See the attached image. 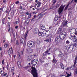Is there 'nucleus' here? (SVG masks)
Listing matches in <instances>:
<instances>
[{"label": "nucleus", "mask_w": 77, "mask_h": 77, "mask_svg": "<svg viewBox=\"0 0 77 77\" xmlns=\"http://www.w3.org/2000/svg\"><path fill=\"white\" fill-rule=\"evenodd\" d=\"M38 34L39 36H41L42 37H43L44 38L48 37V36L50 35V31H49L48 30L44 31L42 32H42H39L38 31Z\"/></svg>", "instance_id": "f257e3e1"}, {"label": "nucleus", "mask_w": 77, "mask_h": 77, "mask_svg": "<svg viewBox=\"0 0 77 77\" xmlns=\"http://www.w3.org/2000/svg\"><path fill=\"white\" fill-rule=\"evenodd\" d=\"M32 70H31V74L34 77H38V73L36 71V69L35 67L32 66L31 67Z\"/></svg>", "instance_id": "f03ea898"}, {"label": "nucleus", "mask_w": 77, "mask_h": 77, "mask_svg": "<svg viewBox=\"0 0 77 77\" xmlns=\"http://www.w3.org/2000/svg\"><path fill=\"white\" fill-rule=\"evenodd\" d=\"M65 5L64 6L62 5L60 7V8H59L58 12L59 14H60L61 13H62V11H63V10L64 8H65Z\"/></svg>", "instance_id": "7ed1b4c3"}, {"label": "nucleus", "mask_w": 77, "mask_h": 77, "mask_svg": "<svg viewBox=\"0 0 77 77\" xmlns=\"http://www.w3.org/2000/svg\"><path fill=\"white\" fill-rule=\"evenodd\" d=\"M38 62V59H35L33 60H32L31 61V64L32 65L35 66L36 65V63Z\"/></svg>", "instance_id": "20e7f679"}, {"label": "nucleus", "mask_w": 77, "mask_h": 77, "mask_svg": "<svg viewBox=\"0 0 77 77\" xmlns=\"http://www.w3.org/2000/svg\"><path fill=\"white\" fill-rule=\"evenodd\" d=\"M66 48L67 49H69L71 50V51H72L73 50V47H72V45H69L67 46H66Z\"/></svg>", "instance_id": "39448f33"}, {"label": "nucleus", "mask_w": 77, "mask_h": 77, "mask_svg": "<svg viewBox=\"0 0 77 77\" xmlns=\"http://www.w3.org/2000/svg\"><path fill=\"white\" fill-rule=\"evenodd\" d=\"M33 44H34V43L33 42L30 41L28 42L27 45L28 47H32Z\"/></svg>", "instance_id": "423d86ee"}, {"label": "nucleus", "mask_w": 77, "mask_h": 77, "mask_svg": "<svg viewBox=\"0 0 77 77\" xmlns=\"http://www.w3.org/2000/svg\"><path fill=\"white\" fill-rule=\"evenodd\" d=\"M13 50H12V48L11 47V48H10L8 51V53L9 56H11L12 53H13Z\"/></svg>", "instance_id": "0eeeda50"}, {"label": "nucleus", "mask_w": 77, "mask_h": 77, "mask_svg": "<svg viewBox=\"0 0 77 77\" xmlns=\"http://www.w3.org/2000/svg\"><path fill=\"white\" fill-rule=\"evenodd\" d=\"M68 21H63V22L62 24V26L63 27H66L67 26V23H68Z\"/></svg>", "instance_id": "6e6552de"}, {"label": "nucleus", "mask_w": 77, "mask_h": 77, "mask_svg": "<svg viewBox=\"0 0 77 77\" xmlns=\"http://www.w3.org/2000/svg\"><path fill=\"white\" fill-rule=\"evenodd\" d=\"M60 37L58 36L55 38V42H59L60 41Z\"/></svg>", "instance_id": "1a4fd4ad"}, {"label": "nucleus", "mask_w": 77, "mask_h": 77, "mask_svg": "<svg viewBox=\"0 0 77 77\" xmlns=\"http://www.w3.org/2000/svg\"><path fill=\"white\" fill-rule=\"evenodd\" d=\"M65 37H66V35L63 34H62L60 36L61 40H63L64 38H65Z\"/></svg>", "instance_id": "9d476101"}, {"label": "nucleus", "mask_w": 77, "mask_h": 77, "mask_svg": "<svg viewBox=\"0 0 77 77\" xmlns=\"http://www.w3.org/2000/svg\"><path fill=\"white\" fill-rule=\"evenodd\" d=\"M69 39H71V40H72V41H73V42H76V41H77V39H76L75 37L73 36L70 37L69 38Z\"/></svg>", "instance_id": "9b49d317"}, {"label": "nucleus", "mask_w": 77, "mask_h": 77, "mask_svg": "<svg viewBox=\"0 0 77 77\" xmlns=\"http://www.w3.org/2000/svg\"><path fill=\"white\" fill-rule=\"evenodd\" d=\"M33 32L34 33L38 34L39 33V29L38 28L35 29L33 30Z\"/></svg>", "instance_id": "f8f14e48"}, {"label": "nucleus", "mask_w": 77, "mask_h": 77, "mask_svg": "<svg viewBox=\"0 0 77 77\" xmlns=\"http://www.w3.org/2000/svg\"><path fill=\"white\" fill-rule=\"evenodd\" d=\"M66 74H67V75L66 77H70V76H71V72L70 73V74H68V73L66 72ZM60 77H66L65 75H63L61 76H60Z\"/></svg>", "instance_id": "ddd939ff"}, {"label": "nucleus", "mask_w": 77, "mask_h": 77, "mask_svg": "<svg viewBox=\"0 0 77 77\" xmlns=\"http://www.w3.org/2000/svg\"><path fill=\"white\" fill-rule=\"evenodd\" d=\"M40 28L42 30H45V27L42 25H41Z\"/></svg>", "instance_id": "4468645a"}, {"label": "nucleus", "mask_w": 77, "mask_h": 77, "mask_svg": "<svg viewBox=\"0 0 77 77\" xmlns=\"http://www.w3.org/2000/svg\"><path fill=\"white\" fill-rule=\"evenodd\" d=\"M51 41V38H48L45 40V41H46V42H50Z\"/></svg>", "instance_id": "2eb2a0df"}, {"label": "nucleus", "mask_w": 77, "mask_h": 77, "mask_svg": "<svg viewBox=\"0 0 77 77\" xmlns=\"http://www.w3.org/2000/svg\"><path fill=\"white\" fill-rule=\"evenodd\" d=\"M58 33H62L63 32V31L62 30V29L61 28H59L58 30Z\"/></svg>", "instance_id": "dca6fc26"}, {"label": "nucleus", "mask_w": 77, "mask_h": 77, "mask_svg": "<svg viewBox=\"0 0 77 77\" xmlns=\"http://www.w3.org/2000/svg\"><path fill=\"white\" fill-rule=\"evenodd\" d=\"M60 65L61 68H62V69H64V66L63 65V64L62 63H60Z\"/></svg>", "instance_id": "f3484780"}, {"label": "nucleus", "mask_w": 77, "mask_h": 77, "mask_svg": "<svg viewBox=\"0 0 77 77\" xmlns=\"http://www.w3.org/2000/svg\"><path fill=\"white\" fill-rule=\"evenodd\" d=\"M75 75L76 77H77V67L76 68L75 71Z\"/></svg>", "instance_id": "a211bd4d"}, {"label": "nucleus", "mask_w": 77, "mask_h": 77, "mask_svg": "<svg viewBox=\"0 0 77 77\" xmlns=\"http://www.w3.org/2000/svg\"><path fill=\"white\" fill-rule=\"evenodd\" d=\"M59 57H62L63 56V54L62 53H60V54L58 55Z\"/></svg>", "instance_id": "6ab92c4d"}, {"label": "nucleus", "mask_w": 77, "mask_h": 77, "mask_svg": "<svg viewBox=\"0 0 77 77\" xmlns=\"http://www.w3.org/2000/svg\"><path fill=\"white\" fill-rule=\"evenodd\" d=\"M51 49V48H49L45 52V53H46L47 54H48V52H49V51H50V49Z\"/></svg>", "instance_id": "aec40b11"}, {"label": "nucleus", "mask_w": 77, "mask_h": 77, "mask_svg": "<svg viewBox=\"0 0 77 77\" xmlns=\"http://www.w3.org/2000/svg\"><path fill=\"white\" fill-rule=\"evenodd\" d=\"M70 30H72V32H73V31H74V32H77V28L76 29H75L74 28Z\"/></svg>", "instance_id": "412c9836"}, {"label": "nucleus", "mask_w": 77, "mask_h": 77, "mask_svg": "<svg viewBox=\"0 0 77 77\" xmlns=\"http://www.w3.org/2000/svg\"><path fill=\"white\" fill-rule=\"evenodd\" d=\"M53 62V63H56L57 62V61L56 60V59L54 58V57Z\"/></svg>", "instance_id": "4be33fe9"}, {"label": "nucleus", "mask_w": 77, "mask_h": 77, "mask_svg": "<svg viewBox=\"0 0 77 77\" xmlns=\"http://www.w3.org/2000/svg\"><path fill=\"white\" fill-rule=\"evenodd\" d=\"M28 32H29V30H27L26 31V32L25 33V38H26V37L27 36V34L28 33Z\"/></svg>", "instance_id": "5701e85b"}, {"label": "nucleus", "mask_w": 77, "mask_h": 77, "mask_svg": "<svg viewBox=\"0 0 77 77\" xmlns=\"http://www.w3.org/2000/svg\"><path fill=\"white\" fill-rule=\"evenodd\" d=\"M33 52V49L29 48V53H32Z\"/></svg>", "instance_id": "b1692460"}, {"label": "nucleus", "mask_w": 77, "mask_h": 77, "mask_svg": "<svg viewBox=\"0 0 77 77\" xmlns=\"http://www.w3.org/2000/svg\"><path fill=\"white\" fill-rule=\"evenodd\" d=\"M36 57V55H32L30 56V57H31V59H33L34 57Z\"/></svg>", "instance_id": "393cba45"}, {"label": "nucleus", "mask_w": 77, "mask_h": 77, "mask_svg": "<svg viewBox=\"0 0 77 77\" xmlns=\"http://www.w3.org/2000/svg\"><path fill=\"white\" fill-rule=\"evenodd\" d=\"M16 45H20V42H19L18 40L16 41Z\"/></svg>", "instance_id": "a878e982"}, {"label": "nucleus", "mask_w": 77, "mask_h": 77, "mask_svg": "<svg viewBox=\"0 0 77 77\" xmlns=\"http://www.w3.org/2000/svg\"><path fill=\"white\" fill-rule=\"evenodd\" d=\"M70 33L71 37L73 36V34H72V31H70Z\"/></svg>", "instance_id": "bb28decb"}, {"label": "nucleus", "mask_w": 77, "mask_h": 77, "mask_svg": "<svg viewBox=\"0 0 77 77\" xmlns=\"http://www.w3.org/2000/svg\"><path fill=\"white\" fill-rule=\"evenodd\" d=\"M9 46V44H6L4 45V47L5 48H7Z\"/></svg>", "instance_id": "cd10ccee"}, {"label": "nucleus", "mask_w": 77, "mask_h": 77, "mask_svg": "<svg viewBox=\"0 0 77 77\" xmlns=\"http://www.w3.org/2000/svg\"><path fill=\"white\" fill-rule=\"evenodd\" d=\"M44 14H42L38 18V19H40L41 18H42V17H43L44 16Z\"/></svg>", "instance_id": "c85d7f7f"}, {"label": "nucleus", "mask_w": 77, "mask_h": 77, "mask_svg": "<svg viewBox=\"0 0 77 77\" xmlns=\"http://www.w3.org/2000/svg\"><path fill=\"white\" fill-rule=\"evenodd\" d=\"M60 50L59 48H55L54 49V51H56L57 50Z\"/></svg>", "instance_id": "c756f323"}, {"label": "nucleus", "mask_w": 77, "mask_h": 77, "mask_svg": "<svg viewBox=\"0 0 77 77\" xmlns=\"http://www.w3.org/2000/svg\"><path fill=\"white\" fill-rule=\"evenodd\" d=\"M58 20V18L57 17H55L54 19V21H57Z\"/></svg>", "instance_id": "7c9ffc66"}, {"label": "nucleus", "mask_w": 77, "mask_h": 77, "mask_svg": "<svg viewBox=\"0 0 77 77\" xmlns=\"http://www.w3.org/2000/svg\"><path fill=\"white\" fill-rule=\"evenodd\" d=\"M51 77H57V76L56 75H53L51 76Z\"/></svg>", "instance_id": "2f4dec72"}, {"label": "nucleus", "mask_w": 77, "mask_h": 77, "mask_svg": "<svg viewBox=\"0 0 77 77\" xmlns=\"http://www.w3.org/2000/svg\"><path fill=\"white\" fill-rule=\"evenodd\" d=\"M26 53H29V48H28L26 49Z\"/></svg>", "instance_id": "473e14b6"}, {"label": "nucleus", "mask_w": 77, "mask_h": 77, "mask_svg": "<svg viewBox=\"0 0 77 77\" xmlns=\"http://www.w3.org/2000/svg\"><path fill=\"white\" fill-rule=\"evenodd\" d=\"M77 57H76L75 59V64H76V61H77Z\"/></svg>", "instance_id": "72a5a7b5"}, {"label": "nucleus", "mask_w": 77, "mask_h": 77, "mask_svg": "<svg viewBox=\"0 0 77 77\" xmlns=\"http://www.w3.org/2000/svg\"><path fill=\"white\" fill-rule=\"evenodd\" d=\"M29 68H30V66H29L25 67V69H29Z\"/></svg>", "instance_id": "f704fd0d"}, {"label": "nucleus", "mask_w": 77, "mask_h": 77, "mask_svg": "<svg viewBox=\"0 0 77 77\" xmlns=\"http://www.w3.org/2000/svg\"><path fill=\"white\" fill-rule=\"evenodd\" d=\"M70 69H71V70H73V69H74V67H73V66H71V67H70Z\"/></svg>", "instance_id": "c9c22d12"}, {"label": "nucleus", "mask_w": 77, "mask_h": 77, "mask_svg": "<svg viewBox=\"0 0 77 77\" xmlns=\"http://www.w3.org/2000/svg\"><path fill=\"white\" fill-rule=\"evenodd\" d=\"M17 65L18 66H19V65H20V66H21V64H20V62H17Z\"/></svg>", "instance_id": "e433bc0d"}, {"label": "nucleus", "mask_w": 77, "mask_h": 77, "mask_svg": "<svg viewBox=\"0 0 77 77\" xmlns=\"http://www.w3.org/2000/svg\"><path fill=\"white\" fill-rule=\"evenodd\" d=\"M46 55H47V54L45 53H44L43 54V56H44V58H45V56H46Z\"/></svg>", "instance_id": "4c0bfd02"}, {"label": "nucleus", "mask_w": 77, "mask_h": 77, "mask_svg": "<svg viewBox=\"0 0 77 77\" xmlns=\"http://www.w3.org/2000/svg\"><path fill=\"white\" fill-rule=\"evenodd\" d=\"M11 17H13L14 15V13H11Z\"/></svg>", "instance_id": "58836bf2"}, {"label": "nucleus", "mask_w": 77, "mask_h": 77, "mask_svg": "<svg viewBox=\"0 0 77 77\" xmlns=\"http://www.w3.org/2000/svg\"><path fill=\"white\" fill-rule=\"evenodd\" d=\"M56 2V0H54L53 1V4H54Z\"/></svg>", "instance_id": "ea45409f"}, {"label": "nucleus", "mask_w": 77, "mask_h": 77, "mask_svg": "<svg viewBox=\"0 0 77 77\" xmlns=\"http://www.w3.org/2000/svg\"><path fill=\"white\" fill-rule=\"evenodd\" d=\"M0 73L1 74H4V71L2 70Z\"/></svg>", "instance_id": "a19ab883"}, {"label": "nucleus", "mask_w": 77, "mask_h": 77, "mask_svg": "<svg viewBox=\"0 0 77 77\" xmlns=\"http://www.w3.org/2000/svg\"><path fill=\"white\" fill-rule=\"evenodd\" d=\"M14 67H12V69H11V71L12 72H14Z\"/></svg>", "instance_id": "79ce46f5"}, {"label": "nucleus", "mask_w": 77, "mask_h": 77, "mask_svg": "<svg viewBox=\"0 0 77 77\" xmlns=\"http://www.w3.org/2000/svg\"><path fill=\"white\" fill-rule=\"evenodd\" d=\"M0 54H1V57H3V53L1 52L0 53Z\"/></svg>", "instance_id": "37998d69"}, {"label": "nucleus", "mask_w": 77, "mask_h": 77, "mask_svg": "<svg viewBox=\"0 0 77 77\" xmlns=\"http://www.w3.org/2000/svg\"><path fill=\"white\" fill-rule=\"evenodd\" d=\"M68 6H69V4H68V5L66 6V7H65V10H66V9H67L68 8Z\"/></svg>", "instance_id": "c03bdc74"}, {"label": "nucleus", "mask_w": 77, "mask_h": 77, "mask_svg": "<svg viewBox=\"0 0 77 77\" xmlns=\"http://www.w3.org/2000/svg\"><path fill=\"white\" fill-rule=\"evenodd\" d=\"M5 18H4L2 20V23L3 24H4V23H5Z\"/></svg>", "instance_id": "a18cd8bd"}, {"label": "nucleus", "mask_w": 77, "mask_h": 77, "mask_svg": "<svg viewBox=\"0 0 77 77\" xmlns=\"http://www.w3.org/2000/svg\"><path fill=\"white\" fill-rule=\"evenodd\" d=\"M6 66V68L8 70H9V66L8 65H7Z\"/></svg>", "instance_id": "49530a36"}, {"label": "nucleus", "mask_w": 77, "mask_h": 77, "mask_svg": "<svg viewBox=\"0 0 77 77\" xmlns=\"http://www.w3.org/2000/svg\"><path fill=\"white\" fill-rule=\"evenodd\" d=\"M75 62L74 63V65L73 66V67L74 68H74H75Z\"/></svg>", "instance_id": "de8ad7c7"}, {"label": "nucleus", "mask_w": 77, "mask_h": 77, "mask_svg": "<svg viewBox=\"0 0 77 77\" xmlns=\"http://www.w3.org/2000/svg\"><path fill=\"white\" fill-rule=\"evenodd\" d=\"M41 2H38L37 3V5H39L40 6V5H41Z\"/></svg>", "instance_id": "09e8293b"}, {"label": "nucleus", "mask_w": 77, "mask_h": 77, "mask_svg": "<svg viewBox=\"0 0 77 77\" xmlns=\"http://www.w3.org/2000/svg\"><path fill=\"white\" fill-rule=\"evenodd\" d=\"M69 41H68V40H67L66 42V44H69Z\"/></svg>", "instance_id": "8fccbe9b"}, {"label": "nucleus", "mask_w": 77, "mask_h": 77, "mask_svg": "<svg viewBox=\"0 0 77 77\" xmlns=\"http://www.w3.org/2000/svg\"><path fill=\"white\" fill-rule=\"evenodd\" d=\"M37 44H40V41H37Z\"/></svg>", "instance_id": "3c124183"}, {"label": "nucleus", "mask_w": 77, "mask_h": 77, "mask_svg": "<svg viewBox=\"0 0 77 77\" xmlns=\"http://www.w3.org/2000/svg\"><path fill=\"white\" fill-rule=\"evenodd\" d=\"M59 6V4H57L56 5V8H58Z\"/></svg>", "instance_id": "603ef678"}, {"label": "nucleus", "mask_w": 77, "mask_h": 77, "mask_svg": "<svg viewBox=\"0 0 77 77\" xmlns=\"http://www.w3.org/2000/svg\"><path fill=\"white\" fill-rule=\"evenodd\" d=\"M15 3L16 4H17H17H18V3H19V1H17Z\"/></svg>", "instance_id": "864d4df0"}, {"label": "nucleus", "mask_w": 77, "mask_h": 77, "mask_svg": "<svg viewBox=\"0 0 77 77\" xmlns=\"http://www.w3.org/2000/svg\"><path fill=\"white\" fill-rule=\"evenodd\" d=\"M18 28V26H17L15 27V29H17Z\"/></svg>", "instance_id": "5fc2aeb1"}, {"label": "nucleus", "mask_w": 77, "mask_h": 77, "mask_svg": "<svg viewBox=\"0 0 77 77\" xmlns=\"http://www.w3.org/2000/svg\"><path fill=\"white\" fill-rule=\"evenodd\" d=\"M7 73H5L4 75V76H6V75H7Z\"/></svg>", "instance_id": "6e6d98bb"}, {"label": "nucleus", "mask_w": 77, "mask_h": 77, "mask_svg": "<svg viewBox=\"0 0 77 77\" xmlns=\"http://www.w3.org/2000/svg\"><path fill=\"white\" fill-rule=\"evenodd\" d=\"M6 0H3V3H6Z\"/></svg>", "instance_id": "4d7b16f0"}, {"label": "nucleus", "mask_w": 77, "mask_h": 77, "mask_svg": "<svg viewBox=\"0 0 77 77\" xmlns=\"http://www.w3.org/2000/svg\"><path fill=\"white\" fill-rule=\"evenodd\" d=\"M31 16H32V14H30L28 16V17L30 18V17H31Z\"/></svg>", "instance_id": "13d9d810"}, {"label": "nucleus", "mask_w": 77, "mask_h": 77, "mask_svg": "<svg viewBox=\"0 0 77 77\" xmlns=\"http://www.w3.org/2000/svg\"><path fill=\"white\" fill-rule=\"evenodd\" d=\"M4 60H3L2 61V63L3 64V65H4Z\"/></svg>", "instance_id": "bf43d9fd"}, {"label": "nucleus", "mask_w": 77, "mask_h": 77, "mask_svg": "<svg viewBox=\"0 0 77 77\" xmlns=\"http://www.w3.org/2000/svg\"><path fill=\"white\" fill-rule=\"evenodd\" d=\"M75 34L76 35H77V31H75Z\"/></svg>", "instance_id": "052dcab7"}, {"label": "nucleus", "mask_w": 77, "mask_h": 77, "mask_svg": "<svg viewBox=\"0 0 77 77\" xmlns=\"http://www.w3.org/2000/svg\"><path fill=\"white\" fill-rule=\"evenodd\" d=\"M23 51H21L20 52V54H23Z\"/></svg>", "instance_id": "680f3d73"}, {"label": "nucleus", "mask_w": 77, "mask_h": 77, "mask_svg": "<svg viewBox=\"0 0 77 77\" xmlns=\"http://www.w3.org/2000/svg\"><path fill=\"white\" fill-rule=\"evenodd\" d=\"M33 14H36V12H34L33 13Z\"/></svg>", "instance_id": "e2e57ef3"}, {"label": "nucleus", "mask_w": 77, "mask_h": 77, "mask_svg": "<svg viewBox=\"0 0 77 77\" xmlns=\"http://www.w3.org/2000/svg\"><path fill=\"white\" fill-rule=\"evenodd\" d=\"M26 14L27 15H29V12H26Z\"/></svg>", "instance_id": "0e129e2a"}, {"label": "nucleus", "mask_w": 77, "mask_h": 77, "mask_svg": "<svg viewBox=\"0 0 77 77\" xmlns=\"http://www.w3.org/2000/svg\"><path fill=\"white\" fill-rule=\"evenodd\" d=\"M23 41H20V44H23Z\"/></svg>", "instance_id": "69168bd1"}, {"label": "nucleus", "mask_w": 77, "mask_h": 77, "mask_svg": "<svg viewBox=\"0 0 77 77\" xmlns=\"http://www.w3.org/2000/svg\"><path fill=\"white\" fill-rule=\"evenodd\" d=\"M74 2H75V3H77V0H74Z\"/></svg>", "instance_id": "338daca9"}, {"label": "nucleus", "mask_w": 77, "mask_h": 77, "mask_svg": "<svg viewBox=\"0 0 77 77\" xmlns=\"http://www.w3.org/2000/svg\"><path fill=\"white\" fill-rule=\"evenodd\" d=\"M15 23H16V24H18V21H16L15 22Z\"/></svg>", "instance_id": "774afa93"}]
</instances>
